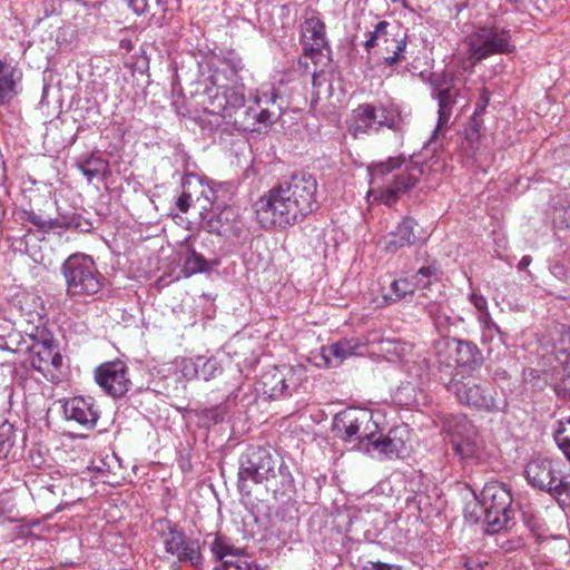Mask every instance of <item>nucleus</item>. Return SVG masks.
<instances>
[{
    "instance_id": "nucleus-1",
    "label": "nucleus",
    "mask_w": 570,
    "mask_h": 570,
    "mask_svg": "<svg viewBox=\"0 0 570 570\" xmlns=\"http://www.w3.org/2000/svg\"><path fill=\"white\" fill-rule=\"evenodd\" d=\"M316 191L317 181L312 175L295 174L257 199L256 219L264 228L294 225L314 210Z\"/></svg>"
},
{
    "instance_id": "nucleus-2",
    "label": "nucleus",
    "mask_w": 570,
    "mask_h": 570,
    "mask_svg": "<svg viewBox=\"0 0 570 570\" xmlns=\"http://www.w3.org/2000/svg\"><path fill=\"white\" fill-rule=\"evenodd\" d=\"M216 198L213 185L196 176H188L184 180V191L177 199V207L183 213L191 206L197 209L202 226L208 233L223 236L236 235L238 228L234 210L229 207L215 206Z\"/></svg>"
},
{
    "instance_id": "nucleus-3",
    "label": "nucleus",
    "mask_w": 570,
    "mask_h": 570,
    "mask_svg": "<svg viewBox=\"0 0 570 570\" xmlns=\"http://www.w3.org/2000/svg\"><path fill=\"white\" fill-rule=\"evenodd\" d=\"M335 433L346 442H367L373 451L384 455H400L405 444L402 439L403 430H392L389 435L379 434V425L373 415L365 409H346L340 412L333 423Z\"/></svg>"
},
{
    "instance_id": "nucleus-4",
    "label": "nucleus",
    "mask_w": 570,
    "mask_h": 570,
    "mask_svg": "<svg viewBox=\"0 0 570 570\" xmlns=\"http://www.w3.org/2000/svg\"><path fill=\"white\" fill-rule=\"evenodd\" d=\"M401 164L400 158H389L386 161L368 166L371 177L368 198L372 197L374 200L390 206L399 199L401 194L415 186L423 174V168L419 166L420 161L415 157H412L405 174L389 177Z\"/></svg>"
},
{
    "instance_id": "nucleus-5",
    "label": "nucleus",
    "mask_w": 570,
    "mask_h": 570,
    "mask_svg": "<svg viewBox=\"0 0 570 570\" xmlns=\"http://www.w3.org/2000/svg\"><path fill=\"white\" fill-rule=\"evenodd\" d=\"M483 364V355L471 342L443 336L434 343V375L445 382L455 379L456 370L473 372Z\"/></svg>"
},
{
    "instance_id": "nucleus-6",
    "label": "nucleus",
    "mask_w": 570,
    "mask_h": 570,
    "mask_svg": "<svg viewBox=\"0 0 570 570\" xmlns=\"http://www.w3.org/2000/svg\"><path fill=\"white\" fill-rule=\"evenodd\" d=\"M62 272L70 296H91L102 288L104 277L88 255H70L62 265Z\"/></svg>"
},
{
    "instance_id": "nucleus-7",
    "label": "nucleus",
    "mask_w": 570,
    "mask_h": 570,
    "mask_svg": "<svg viewBox=\"0 0 570 570\" xmlns=\"http://www.w3.org/2000/svg\"><path fill=\"white\" fill-rule=\"evenodd\" d=\"M275 478V461L265 449L249 450L240 462L238 488L243 495H252L253 489Z\"/></svg>"
},
{
    "instance_id": "nucleus-8",
    "label": "nucleus",
    "mask_w": 570,
    "mask_h": 570,
    "mask_svg": "<svg viewBox=\"0 0 570 570\" xmlns=\"http://www.w3.org/2000/svg\"><path fill=\"white\" fill-rule=\"evenodd\" d=\"M440 426L441 433L449 438L454 453L462 460L471 459L475 455L476 430L474 425L462 414H444L433 421Z\"/></svg>"
},
{
    "instance_id": "nucleus-9",
    "label": "nucleus",
    "mask_w": 570,
    "mask_h": 570,
    "mask_svg": "<svg viewBox=\"0 0 570 570\" xmlns=\"http://www.w3.org/2000/svg\"><path fill=\"white\" fill-rule=\"evenodd\" d=\"M154 530L160 535L167 553L180 562H189L194 567L202 564L200 544L197 540L186 538L168 520L159 519L154 523Z\"/></svg>"
},
{
    "instance_id": "nucleus-10",
    "label": "nucleus",
    "mask_w": 570,
    "mask_h": 570,
    "mask_svg": "<svg viewBox=\"0 0 570 570\" xmlns=\"http://www.w3.org/2000/svg\"><path fill=\"white\" fill-rule=\"evenodd\" d=\"M443 383L462 404L485 411H492L495 407L492 389L487 384L478 383L472 376L463 381L450 379Z\"/></svg>"
},
{
    "instance_id": "nucleus-11",
    "label": "nucleus",
    "mask_w": 570,
    "mask_h": 570,
    "mask_svg": "<svg viewBox=\"0 0 570 570\" xmlns=\"http://www.w3.org/2000/svg\"><path fill=\"white\" fill-rule=\"evenodd\" d=\"M510 50V35L503 29L480 28L469 41L470 56L478 61L491 55L505 53Z\"/></svg>"
},
{
    "instance_id": "nucleus-12",
    "label": "nucleus",
    "mask_w": 570,
    "mask_h": 570,
    "mask_svg": "<svg viewBox=\"0 0 570 570\" xmlns=\"http://www.w3.org/2000/svg\"><path fill=\"white\" fill-rule=\"evenodd\" d=\"M374 342L368 338L360 337L343 338L336 343L322 346L318 352L313 355L314 364L318 367H337L347 357L363 355L366 346Z\"/></svg>"
},
{
    "instance_id": "nucleus-13",
    "label": "nucleus",
    "mask_w": 570,
    "mask_h": 570,
    "mask_svg": "<svg viewBox=\"0 0 570 570\" xmlns=\"http://www.w3.org/2000/svg\"><path fill=\"white\" fill-rule=\"evenodd\" d=\"M303 379V370L299 367H273L262 375L263 393L273 399L292 394L302 384Z\"/></svg>"
},
{
    "instance_id": "nucleus-14",
    "label": "nucleus",
    "mask_w": 570,
    "mask_h": 570,
    "mask_svg": "<svg viewBox=\"0 0 570 570\" xmlns=\"http://www.w3.org/2000/svg\"><path fill=\"white\" fill-rule=\"evenodd\" d=\"M525 474L529 483L551 495L566 494L570 497V487L556 476L552 462L547 459H535L528 463Z\"/></svg>"
},
{
    "instance_id": "nucleus-15",
    "label": "nucleus",
    "mask_w": 570,
    "mask_h": 570,
    "mask_svg": "<svg viewBox=\"0 0 570 570\" xmlns=\"http://www.w3.org/2000/svg\"><path fill=\"white\" fill-rule=\"evenodd\" d=\"M95 379L99 386L115 397L124 395L130 384L127 367L120 361L100 365L96 371Z\"/></svg>"
},
{
    "instance_id": "nucleus-16",
    "label": "nucleus",
    "mask_w": 570,
    "mask_h": 570,
    "mask_svg": "<svg viewBox=\"0 0 570 570\" xmlns=\"http://www.w3.org/2000/svg\"><path fill=\"white\" fill-rule=\"evenodd\" d=\"M30 364L45 376H53L62 364L58 347L48 340H36L28 347Z\"/></svg>"
},
{
    "instance_id": "nucleus-17",
    "label": "nucleus",
    "mask_w": 570,
    "mask_h": 570,
    "mask_svg": "<svg viewBox=\"0 0 570 570\" xmlns=\"http://www.w3.org/2000/svg\"><path fill=\"white\" fill-rule=\"evenodd\" d=\"M488 502L489 501H473V511L484 514L485 532L493 534L507 527L508 522L513 517V512L501 502L495 503L494 501H490V505L487 504Z\"/></svg>"
},
{
    "instance_id": "nucleus-18",
    "label": "nucleus",
    "mask_w": 570,
    "mask_h": 570,
    "mask_svg": "<svg viewBox=\"0 0 570 570\" xmlns=\"http://www.w3.org/2000/svg\"><path fill=\"white\" fill-rule=\"evenodd\" d=\"M212 551L223 562V570H263L261 566L250 562L239 549L217 538L212 546Z\"/></svg>"
},
{
    "instance_id": "nucleus-19",
    "label": "nucleus",
    "mask_w": 570,
    "mask_h": 570,
    "mask_svg": "<svg viewBox=\"0 0 570 570\" xmlns=\"http://www.w3.org/2000/svg\"><path fill=\"white\" fill-rule=\"evenodd\" d=\"M245 104V95L242 89L226 88L217 92L209 104V112L222 116L223 119L230 121L236 109Z\"/></svg>"
},
{
    "instance_id": "nucleus-20",
    "label": "nucleus",
    "mask_w": 570,
    "mask_h": 570,
    "mask_svg": "<svg viewBox=\"0 0 570 570\" xmlns=\"http://www.w3.org/2000/svg\"><path fill=\"white\" fill-rule=\"evenodd\" d=\"M63 413L67 420L76 421L87 428H92L98 420L91 397L76 396L67 400L63 404Z\"/></svg>"
},
{
    "instance_id": "nucleus-21",
    "label": "nucleus",
    "mask_w": 570,
    "mask_h": 570,
    "mask_svg": "<svg viewBox=\"0 0 570 570\" xmlns=\"http://www.w3.org/2000/svg\"><path fill=\"white\" fill-rule=\"evenodd\" d=\"M22 71L11 61L0 60V102L11 101L21 90Z\"/></svg>"
},
{
    "instance_id": "nucleus-22",
    "label": "nucleus",
    "mask_w": 570,
    "mask_h": 570,
    "mask_svg": "<svg viewBox=\"0 0 570 570\" xmlns=\"http://www.w3.org/2000/svg\"><path fill=\"white\" fill-rule=\"evenodd\" d=\"M390 23L386 21H381L376 24L374 31L371 33L370 39L366 40L365 47L367 49L373 48L375 46H380L381 43L385 45L386 50H390V42L393 45V55L385 58V61L389 65L395 63L400 53L405 48V42L403 39H396L393 35L389 32Z\"/></svg>"
},
{
    "instance_id": "nucleus-23",
    "label": "nucleus",
    "mask_w": 570,
    "mask_h": 570,
    "mask_svg": "<svg viewBox=\"0 0 570 570\" xmlns=\"http://www.w3.org/2000/svg\"><path fill=\"white\" fill-rule=\"evenodd\" d=\"M415 239L414 235V220L405 218L397 227L395 232L387 234L381 246L387 253H393L401 247L413 244Z\"/></svg>"
},
{
    "instance_id": "nucleus-24",
    "label": "nucleus",
    "mask_w": 570,
    "mask_h": 570,
    "mask_svg": "<svg viewBox=\"0 0 570 570\" xmlns=\"http://www.w3.org/2000/svg\"><path fill=\"white\" fill-rule=\"evenodd\" d=\"M455 97L456 92L453 89H443L438 91L436 99L439 101V118L430 141L442 135L449 127L452 109L455 104Z\"/></svg>"
},
{
    "instance_id": "nucleus-25",
    "label": "nucleus",
    "mask_w": 570,
    "mask_h": 570,
    "mask_svg": "<svg viewBox=\"0 0 570 570\" xmlns=\"http://www.w3.org/2000/svg\"><path fill=\"white\" fill-rule=\"evenodd\" d=\"M348 130L354 137L370 130H379L375 117V108L370 105L360 106L353 111L348 122Z\"/></svg>"
},
{
    "instance_id": "nucleus-26",
    "label": "nucleus",
    "mask_w": 570,
    "mask_h": 570,
    "mask_svg": "<svg viewBox=\"0 0 570 570\" xmlns=\"http://www.w3.org/2000/svg\"><path fill=\"white\" fill-rule=\"evenodd\" d=\"M303 38L313 41L309 45L311 51H318L325 46V26L316 14L312 13L306 18L303 26Z\"/></svg>"
},
{
    "instance_id": "nucleus-27",
    "label": "nucleus",
    "mask_w": 570,
    "mask_h": 570,
    "mask_svg": "<svg viewBox=\"0 0 570 570\" xmlns=\"http://www.w3.org/2000/svg\"><path fill=\"white\" fill-rule=\"evenodd\" d=\"M377 129L385 126L392 130H401L404 125V117L395 106L375 108Z\"/></svg>"
},
{
    "instance_id": "nucleus-28",
    "label": "nucleus",
    "mask_w": 570,
    "mask_h": 570,
    "mask_svg": "<svg viewBox=\"0 0 570 570\" xmlns=\"http://www.w3.org/2000/svg\"><path fill=\"white\" fill-rule=\"evenodd\" d=\"M78 168L83 176L87 177L88 181H91L94 178L104 176L107 173L108 163L100 157L90 156L88 159L80 163Z\"/></svg>"
},
{
    "instance_id": "nucleus-29",
    "label": "nucleus",
    "mask_w": 570,
    "mask_h": 570,
    "mask_svg": "<svg viewBox=\"0 0 570 570\" xmlns=\"http://www.w3.org/2000/svg\"><path fill=\"white\" fill-rule=\"evenodd\" d=\"M470 301L474 305V307L480 313L479 321L483 324V326L488 330H495L499 332V327L497 324L492 321L490 313L488 311V302L483 295H479L476 293H472L470 295Z\"/></svg>"
},
{
    "instance_id": "nucleus-30",
    "label": "nucleus",
    "mask_w": 570,
    "mask_h": 570,
    "mask_svg": "<svg viewBox=\"0 0 570 570\" xmlns=\"http://www.w3.org/2000/svg\"><path fill=\"white\" fill-rule=\"evenodd\" d=\"M413 292L414 286L407 279L393 281L390 286V292L384 294V299L389 303H394Z\"/></svg>"
},
{
    "instance_id": "nucleus-31",
    "label": "nucleus",
    "mask_w": 570,
    "mask_h": 570,
    "mask_svg": "<svg viewBox=\"0 0 570 570\" xmlns=\"http://www.w3.org/2000/svg\"><path fill=\"white\" fill-rule=\"evenodd\" d=\"M209 269V263L199 254L190 250L185 259L183 273L185 276H190L196 273L207 272Z\"/></svg>"
},
{
    "instance_id": "nucleus-32",
    "label": "nucleus",
    "mask_w": 570,
    "mask_h": 570,
    "mask_svg": "<svg viewBox=\"0 0 570 570\" xmlns=\"http://www.w3.org/2000/svg\"><path fill=\"white\" fill-rule=\"evenodd\" d=\"M481 497L482 499H512V492L505 483L491 481L483 487Z\"/></svg>"
},
{
    "instance_id": "nucleus-33",
    "label": "nucleus",
    "mask_w": 570,
    "mask_h": 570,
    "mask_svg": "<svg viewBox=\"0 0 570 570\" xmlns=\"http://www.w3.org/2000/svg\"><path fill=\"white\" fill-rule=\"evenodd\" d=\"M176 373L180 379L190 381L198 377L199 364L197 358L176 360Z\"/></svg>"
},
{
    "instance_id": "nucleus-34",
    "label": "nucleus",
    "mask_w": 570,
    "mask_h": 570,
    "mask_svg": "<svg viewBox=\"0 0 570 570\" xmlns=\"http://www.w3.org/2000/svg\"><path fill=\"white\" fill-rule=\"evenodd\" d=\"M13 426L8 422L0 424V460L7 458L13 445Z\"/></svg>"
},
{
    "instance_id": "nucleus-35",
    "label": "nucleus",
    "mask_w": 570,
    "mask_h": 570,
    "mask_svg": "<svg viewBox=\"0 0 570 570\" xmlns=\"http://www.w3.org/2000/svg\"><path fill=\"white\" fill-rule=\"evenodd\" d=\"M561 429L554 433V440L559 449L570 462V416L566 423L560 422Z\"/></svg>"
},
{
    "instance_id": "nucleus-36",
    "label": "nucleus",
    "mask_w": 570,
    "mask_h": 570,
    "mask_svg": "<svg viewBox=\"0 0 570 570\" xmlns=\"http://www.w3.org/2000/svg\"><path fill=\"white\" fill-rule=\"evenodd\" d=\"M556 380L561 382V385L556 384V392L570 399V358L564 362L560 371L556 372Z\"/></svg>"
},
{
    "instance_id": "nucleus-37",
    "label": "nucleus",
    "mask_w": 570,
    "mask_h": 570,
    "mask_svg": "<svg viewBox=\"0 0 570 570\" xmlns=\"http://www.w3.org/2000/svg\"><path fill=\"white\" fill-rule=\"evenodd\" d=\"M197 360L199 364L198 377L208 381L216 377V375L220 372L218 362L215 358H205L203 356H198Z\"/></svg>"
},
{
    "instance_id": "nucleus-38",
    "label": "nucleus",
    "mask_w": 570,
    "mask_h": 570,
    "mask_svg": "<svg viewBox=\"0 0 570 570\" xmlns=\"http://www.w3.org/2000/svg\"><path fill=\"white\" fill-rule=\"evenodd\" d=\"M67 485H68V480L66 478H60L52 483H48V484L43 485L42 487L43 492L39 493L38 495L39 497H49V495L65 497L68 494L66 491Z\"/></svg>"
},
{
    "instance_id": "nucleus-39",
    "label": "nucleus",
    "mask_w": 570,
    "mask_h": 570,
    "mask_svg": "<svg viewBox=\"0 0 570 570\" xmlns=\"http://www.w3.org/2000/svg\"><path fill=\"white\" fill-rule=\"evenodd\" d=\"M277 94L273 88L264 86L256 91L254 100L257 105H274L277 99Z\"/></svg>"
},
{
    "instance_id": "nucleus-40",
    "label": "nucleus",
    "mask_w": 570,
    "mask_h": 570,
    "mask_svg": "<svg viewBox=\"0 0 570 570\" xmlns=\"http://www.w3.org/2000/svg\"><path fill=\"white\" fill-rule=\"evenodd\" d=\"M20 308L27 315L37 313V307L40 306V298L33 294H23L19 299Z\"/></svg>"
},
{
    "instance_id": "nucleus-41",
    "label": "nucleus",
    "mask_w": 570,
    "mask_h": 570,
    "mask_svg": "<svg viewBox=\"0 0 570 570\" xmlns=\"http://www.w3.org/2000/svg\"><path fill=\"white\" fill-rule=\"evenodd\" d=\"M440 4L445 8L448 16L453 18L468 7L469 0H440Z\"/></svg>"
},
{
    "instance_id": "nucleus-42",
    "label": "nucleus",
    "mask_w": 570,
    "mask_h": 570,
    "mask_svg": "<svg viewBox=\"0 0 570 570\" xmlns=\"http://www.w3.org/2000/svg\"><path fill=\"white\" fill-rule=\"evenodd\" d=\"M361 570H401V568L399 566L384 562L367 561L361 566Z\"/></svg>"
},
{
    "instance_id": "nucleus-43",
    "label": "nucleus",
    "mask_w": 570,
    "mask_h": 570,
    "mask_svg": "<svg viewBox=\"0 0 570 570\" xmlns=\"http://www.w3.org/2000/svg\"><path fill=\"white\" fill-rule=\"evenodd\" d=\"M275 115L271 112L268 109L264 108L256 115V120L258 124L269 125L274 122Z\"/></svg>"
},
{
    "instance_id": "nucleus-44",
    "label": "nucleus",
    "mask_w": 570,
    "mask_h": 570,
    "mask_svg": "<svg viewBox=\"0 0 570 570\" xmlns=\"http://www.w3.org/2000/svg\"><path fill=\"white\" fill-rule=\"evenodd\" d=\"M77 223H76V218L75 217H71V218H67V217H63L61 219H56L53 222H50L49 223V227H77Z\"/></svg>"
},
{
    "instance_id": "nucleus-45",
    "label": "nucleus",
    "mask_w": 570,
    "mask_h": 570,
    "mask_svg": "<svg viewBox=\"0 0 570 570\" xmlns=\"http://www.w3.org/2000/svg\"><path fill=\"white\" fill-rule=\"evenodd\" d=\"M128 3L129 7L134 10V12L137 14L145 13L148 7L147 0H129Z\"/></svg>"
},
{
    "instance_id": "nucleus-46",
    "label": "nucleus",
    "mask_w": 570,
    "mask_h": 570,
    "mask_svg": "<svg viewBox=\"0 0 570 570\" xmlns=\"http://www.w3.org/2000/svg\"><path fill=\"white\" fill-rule=\"evenodd\" d=\"M550 271L559 279H566L568 276L566 267L560 263L552 264Z\"/></svg>"
},
{
    "instance_id": "nucleus-47",
    "label": "nucleus",
    "mask_w": 570,
    "mask_h": 570,
    "mask_svg": "<svg viewBox=\"0 0 570 570\" xmlns=\"http://www.w3.org/2000/svg\"><path fill=\"white\" fill-rule=\"evenodd\" d=\"M532 262V258L529 255L523 256L518 263L517 267L519 271L525 269Z\"/></svg>"
},
{
    "instance_id": "nucleus-48",
    "label": "nucleus",
    "mask_w": 570,
    "mask_h": 570,
    "mask_svg": "<svg viewBox=\"0 0 570 570\" xmlns=\"http://www.w3.org/2000/svg\"><path fill=\"white\" fill-rule=\"evenodd\" d=\"M458 488L460 490H463L466 492L465 494H463L464 497H468L469 494H471L474 499H478L475 492L469 485L463 484V485H459Z\"/></svg>"
},
{
    "instance_id": "nucleus-49",
    "label": "nucleus",
    "mask_w": 570,
    "mask_h": 570,
    "mask_svg": "<svg viewBox=\"0 0 570 570\" xmlns=\"http://www.w3.org/2000/svg\"><path fill=\"white\" fill-rule=\"evenodd\" d=\"M419 274L424 275V274H425V268H424V267H421V268L419 269Z\"/></svg>"
},
{
    "instance_id": "nucleus-50",
    "label": "nucleus",
    "mask_w": 570,
    "mask_h": 570,
    "mask_svg": "<svg viewBox=\"0 0 570 570\" xmlns=\"http://www.w3.org/2000/svg\"><path fill=\"white\" fill-rule=\"evenodd\" d=\"M435 326H436L438 328H440V326H441V322L439 321V318H438V320H435Z\"/></svg>"
},
{
    "instance_id": "nucleus-51",
    "label": "nucleus",
    "mask_w": 570,
    "mask_h": 570,
    "mask_svg": "<svg viewBox=\"0 0 570 570\" xmlns=\"http://www.w3.org/2000/svg\"><path fill=\"white\" fill-rule=\"evenodd\" d=\"M559 502H560V507H561L562 509H564V508H566V502H564V501H559Z\"/></svg>"
}]
</instances>
